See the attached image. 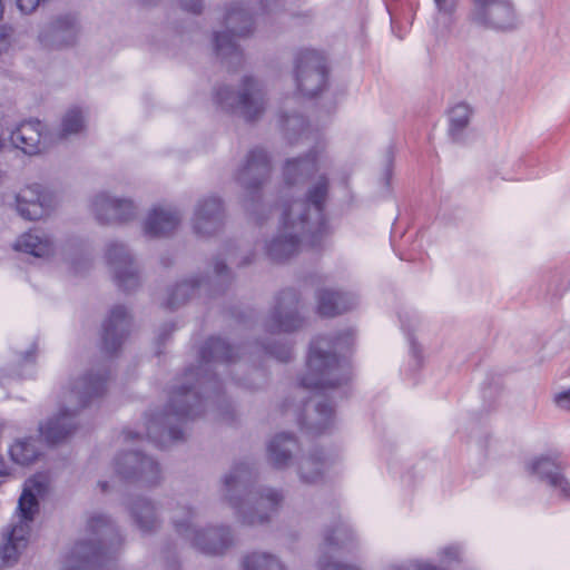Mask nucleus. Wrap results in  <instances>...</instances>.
<instances>
[{"instance_id":"47","label":"nucleus","mask_w":570,"mask_h":570,"mask_svg":"<svg viewBox=\"0 0 570 570\" xmlns=\"http://www.w3.org/2000/svg\"><path fill=\"white\" fill-rule=\"evenodd\" d=\"M9 474L8 466L2 458H0V478H4Z\"/></svg>"},{"instance_id":"30","label":"nucleus","mask_w":570,"mask_h":570,"mask_svg":"<svg viewBox=\"0 0 570 570\" xmlns=\"http://www.w3.org/2000/svg\"><path fill=\"white\" fill-rule=\"evenodd\" d=\"M317 308L323 316L333 317L352 309L357 301L351 293L322 289L318 293Z\"/></svg>"},{"instance_id":"26","label":"nucleus","mask_w":570,"mask_h":570,"mask_svg":"<svg viewBox=\"0 0 570 570\" xmlns=\"http://www.w3.org/2000/svg\"><path fill=\"white\" fill-rule=\"evenodd\" d=\"M321 149L315 147L304 157L288 159L284 166V181L288 187L304 184L318 169Z\"/></svg>"},{"instance_id":"45","label":"nucleus","mask_w":570,"mask_h":570,"mask_svg":"<svg viewBox=\"0 0 570 570\" xmlns=\"http://www.w3.org/2000/svg\"><path fill=\"white\" fill-rule=\"evenodd\" d=\"M40 3V0H17V4L22 12H32Z\"/></svg>"},{"instance_id":"12","label":"nucleus","mask_w":570,"mask_h":570,"mask_svg":"<svg viewBox=\"0 0 570 570\" xmlns=\"http://www.w3.org/2000/svg\"><path fill=\"white\" fill-rule=\"evenodd\" d=\"M469 19L476 26L495 30H510L518 24L512 0H471Z\"/></svg>"},{"instance_id":"25","label":"nucleus","mask_w":570,"mask_h":570,"mask_svg":"<svg viewBox=\"0 0 570 570\" xmlns=\"http://www.w3.org/2000/svg\"><path fill=\"white\" fill-rule=\"evenodd\" d=\"M49 206V197L45 195L39 185L28 186L16 196V207L19 215L28 220L42 218Z\"/></svg>"},{"instance_id":"41","label":"nucleus","mask_w":570,"mask_h":570,"mask_svg":"<svg viewBox=\"0 0 570 570\" xmlns=\"http://www.w3.org/2000/svg\"><path fill=\"white\" fill-rule=\"evenodd\" d=\"M13 29L8 26L0 27V53L7 52L12 43Z\"/></svg>"},{"instance_id":"20","label":"nucleus","mask_w":570,"mask_h":570,"mask_svg":"<svg viewBox=\"0 0 570 570\" xmlns=\"http://www.w3.org/2000/svg\"><path fill=\"white\" fill-rule=\"evenodd\" d=\"M563 464L556 456L542 455L528 464V470L547 482L558 494L570 500V481L563 475Z\"/></svg>"},{"instance_id":"50","label":"nucleus","mask_w":570,"mask_h":570,"mask_svg":"<svg viewBox=\"0 0 570 570\" xmlns=\"http://www.w3.org/2000/svg\"><path fill=\"white\" fill-rule=\"evenodd\" d=\"M2 12H3V4H2V0H0V19L2 18Z\"/></svg>"},{"instance_id":"9","label":"nucleus","mask_w":570,"mask_h":570,"mask_svg":"<svg viewBox=\"0 0 570 570\" xmlns=\"http://www.w3.org/2000/svg\"><path fill=\"white\" fill-rule=\"evenodd\" d=\"M224 23V31L214 32V49L228 67H237L243 61V53L236 38L249 37L254 32V20L242 4L232 3L226 10Z\"/></svg>"},{"instance_id":"13","label":"nucleus","mask_w":570,"mask_h":570,"mask_svg":"<svg viewBox=\"0 0 570 570\" xmlns=\"http://www.w3.org/2000/svg\"><path fill=\"white\" fill-rule=\"evenodd\" d=\"M90 210L101 225L127 224L138 215V207L132 199L117 197L107 191H101L91 199Z\"/></svg>"},{"instance_id":"43","label":"nucleus","mask_w":570,"mask_h":570,"mask_svg":"<svg viewBox=\"0 0 570 570\" xmlns=\"http://www.w3.org/2000/svg\"><path fill=\"white\" fill-rule=\"evenodd\" d=\"M226 255L233 264L240 266V267L249 265L253 261V255L246 254V255L238 257L234 250H228L226 253Z\"/></svg>"},{"instance_id":"37","label":"nucleus","mask_w":570,"mask_h":570,"mask_svg":"<svg viewBox=\"0 0 570 570\" xmlns=\"http://www.w3.org/2000/svg\"><path fill=\"white\" fill-rule=\"evenodd\" d=\"M11 460L20 465L32 463L39 455L36 441L31 438L17 440L9 449Z\"/></svg>"},{"instance_id":"16","label":"nucleus","mask_w":570,"mask_h":570,"mask_svg":"<svg viewBox=\"0 0 570 570\" xmlns=\"http://www.w3.org/2000/svg\"><path fill=\"white\" fill-rule=\"evenodd\" d=\"M115 469L122 478L138 480L148 485H155L160 480L158 463L154 459L135 451L117 456Z\"/></svg>"},{"instance_id":"33","label":"nucleus","mask_w":570,"mask_h":570,"mask_svg":"<svg viewBox=\"0 0 570 570\" xmlns=\"http://www.w3.org/2000/svg\"><path fill=\"white\" fill-rule=\"evenodd\" d=\"M282 127L289 144L301 141L309 146L316 140V135L308 130L305 119L298 114L282 116Z\"/></svg>"},{"instance_id":"14","label":"nucleus","mask_w":570,"mask_h":570,"mask_svg":"<svg viewBox=\"0 0 570 570\" xmlns=\"http://www.w3.org/2000/svg\"><path fill=\"white\" fill-rule=\"evenodd\" d=\"M295 81L304 96L313 97L321 92L326 83L324 58L312 50L298 53L295 60Z\"/></svg>"},{"instance_id":"5","label":"nucleus","mask_w":570,"mask_h":570,"mask_svg":"<svg viewBox=\"0 0 570 570\" xmlns=\"http://www.w3.org/2000/svg\"><path fill=\"white\" fill-rule=\"evenodd\" d=\"M352 343L350 331L335 337H316L311 343L306 371L301 377L302 386L324 391L346 383L348 365L338 355L350 350Z\"/></svg>"},{"instance_id":"31","label":"nucleus","mask_w":570,"mask_h":570,"mask_svg":"<svg viewBox=\"0 0 570 570\" xmlns=\"http://www.w3.org/2000/svg\"><path fill=\"white\" fill-rule=\"evenodd\" d=\"M130 514L135 527L144 534L153 533L160 528L161 520L156 505L145 498H139L132 502Z\"/></svg>"},{"instance_id":"18","label":"nucleus","mask_w":570,"mask_h":570,"mask_svg":"<svg viewBox=\"0 0 570 570\" xmlns=\"http://www.w3.org/2000/svg\"><path fill=\"white\" fill-rule=\"evenodd\" d=\"M224 224V207L220 198L208 196L198 199L194 209L193 230L199 237L217 234Z\"/></svg>"},{"instance_id":"21","label":"nucleus","mask_w":570,"mask_h":570,"mask_svg":"<svg viewBox=\"0 0 570 570\" xmlns=\"http://www.w3.org/2000/svg\"><path fill=\"white\" fill-rule=\"evenodd\" d=\"M131 317L124 306H115L104 323L102 348L116 353L129 334Z\"/></svg>"},{"instance_id":"29","label":"nucleus","mask_w":570,"mask_h":570,"mask_svg":"<svg viewBox=\"0 0 570 570\" xmlns=\"http://www.w3.org/2000/svg\"><path fill=\"white\" fill-rule=\"evenodd\" d=\"M298 444L294 435L288 433L276 434L267 444L268 462L276 469L287 468Z\"/></svg>"},{"instance_id":"44","label":"nucleus","mask_w":570,"mask_h":570,"mask_svg":"<svg viewBox=\"0 0 570 570\" xmlns=\"http://www.w3.org/2000/svg\"><path fill=\"white\" fill-rule=\"evenodd\" d=\"M554 403L562 410H570V389L554 395Z\"/></svg>"},{"instance_id":"49","label":"nucleus","mask_w":570,"mask_h":570,"mask_svg":"<svg viewBox=\"0 0 570 570\" xmlns=\"http://www.w3.org/2000/svg\"><path fill=\"white\" fill-rule=\"evenodd\" d=\"M32 352L28 351L24 355V361H29L31 358Z\"/></svg>"},{"instance_id":"22","label":"nucleus","mask_w":570,"mask_h":570,"mask_svg":"<svg viewBox=\"0 0 570 570\" xmlns=\"http://www.w3.org/2000/svg\"><path fill=\"white\" fill-rule=\"evenodd\" d=\"M43 125L39 120H28L19 124L11 132V145L23 154L35 156L45 149L42 142Z\"/></svg>"},{"instance_id":"6","label":"nucleus","mask_w":570,"mask_h":570,"mask_svg":"<svg viewBox=\"0 0 570 570\" xmlns=\"http://www.w3.org/2000/svg\"><path fill=\"white\" fill-rule=\"evenodd\" d=\"M115 529L111 521L101 513L87 517L82 537L66 558L62 570H110Z\"/></svg>"},{"instance_id":"53","label":"nucleus","mask_w":570,"mask_h":570,"mask_svg":"<svg viewBox=\"0 0 570 570\" xmlns=\"http://www.w3.org/2000/svg\"><path fill=\"white\" fill-rule=\"evenodd\" d=\"M265 7H266V8H271V0H266V1H265Z\"/></svg>"},{"instance_id":"55","label":"nucleus","mask_w":570,"mask_h":570,"mask_svg":"<svg viewBox=\"0 0 570 570\" xmlns=\"http://www.w3.org/2000/svg\"><path fill=\"white\" fill-rule=\"evenodd\" d=\"M428 570H436L434 567H429Z\"/></svg>"},{"instance_id":"36","label":"nucleus","mask_w":570,"mask_h":570,"mask_svg":"<svg viewBox=\"0 0 570 570\" xmlns=\"http://www.w3.org/2000/svg\"><path fill=\"white\" fill-rule=\"evenodd\" d=\"M472 114V108L465 102H459L450 109L449 134L454 140L459 139L463 130L469 126Z\"/></svg>"},{"instance_id":"19","label":"nucleus","mask_w":570,"mask_h":570,"mask_svg":"<svg viewBox=\"0 0 570 570\" xmlns=\"http://www.w3.org/2000/svg\"><path fill=\"white\" fill-rule=\"evenodd\" d=\"M303 318L298 311V296L295 291H283L268 321V327L275 332H293L299 328Z\"/></svg>"},{"instance_id":"38","label":"nucleus","mask_w":570,"mask_h":570,"mask_svg":"<svg viewBox=\"0 0 570 570\" xmlns=\"http://www.w3.org/2000/svg\"><path fill=\"white\" fill-rule=\"evenodd\" d=\"M244 570H285L281 560L267 552H253L244 558Z\"/></svg>"},{"instance_id":"28","label":"nucleus","mask_w":570,"mask_h":570,"mask_svg":"<svg viewBox=\"0 0 570 570\" xmlns=\"http://www.w3.org/2000/svg\"><path fill=\"white\" fill-rule=\"evenodd\" d=\"M14 249L35 257L48 258L55 254L56 243L47 232L31 229L17 238Z\"/></svg>"},{"instance_id":"15","label":"nucleus","mask_w":570,"mask_h":570,"mask_svg":"<svg viewBox=\"0 0 570 570\" xmlns=\"http://www.w3.org/2000/svg\"><path fill=\"white\" fill-rule=\"evenodd\" d=\"M354 540L351 529L344 523H336L326 528L321 544V557L318 559L320 570H360L358 568L341 563L333 559L332 552L348 549Z\"/></svg>"},{"instance_id":"2","label":"nucleus","mask_w":570,"mask_h":570,"mask_svg":"<svg viewBox=\"0 0 570 570\" xmlns=\"http://www.w3.org/2000/svg\"><path fill=\"white\" fill-rule=\"evenodd\" d=\"M328 180L318 176L308 187L306 198L283 200L279 206L278 232L265 243V254L276 263L297 255L305 246H318L328 234L324 203Z\"/></svg>"},{"instance_id":"48","label":"nucleus","mask_w":570,"mask_h":570,"mask_svg":"<svg viewBox=\"0 0 570 570\" xmlns=\"http://www.w3.org/2000/svg\"><path fill=\"white\" fill-rule=\"evenodd\" d=\"M138 434H134L132 432H124V439L125 441H130L135 438H138Z\"/></svg>"},{"instance_id":"23","label":"nucleus","mask_w":570,"mask_h":570,"mask_svg":"<svg viewBox=\"0 0 570 570\" xmlns=\"http://www.w3.org/2000/svg\"><path fill=\"white\" fill-rule=\"evenodd\" d=\"M335 421L334 410L326 401L313 399L305 406L302 428L312 435L330 430Z\"/></svg>"},{"instance_id":"51","label":"nucleus","mask_w":570,"mask_h":570,"mask_svg":"<svg viewBox=\"0 0 570 570\" xmlns=\"http://www.w3.org/2000/svg\"><path fill=\"white\" fill-rule=\"evenodd\" d=\"M390 570H404V569L400 566H393V567H391Z\"/></svg>"},{"instance_id":"7","label":"nucleus","mask_w":570,"mask_h":570,"mask_svg":"<svg viewBox=\"0 0 570 570\" xmlns=\"http://www.w3.org/2000/svg\"><path fill=\"white\" fill-rule=\"evenodd\" d=\"M196 511L188 504L175 503L170 508V520L177 534L197 551L207 556H222L233 544L228 527L197 528L194 523Z\"/></svg>"},{"instance_id":"40","label":"nucleus","mask_w":570,"mask_h":570,"mask_svg":"<svg viewBox=\"0 0 570 570\" xmlns=\"http://www.w3.org/2000/svg\"><path fill=\"white\" fill-rule=\"evenodd\" d=\"M214 281L217 284H223L229 279V269L227 268L224 261L216 258L214 262Z\"/></svg>"},{"instance_id":"10","label":"nucleus","mask_w":570,"mask_h":570,"mask_svg":"<svg viewBox=\"0 0 570 570\" xmlns=\"http://www.w3.org/2000/svg\"><path fill=\"white\" fill-rule=\"evenodd\" d=\"M216 102L223 110L238 115L246 121L259 119L267 104L264 86L254 77H244L237 92L227 86L218 88Z\"/></svg>"},{"instance_id":"27","label":"nucleus","mask_w":570,"mask_h":570,"mask_svg":"<svg viewBox=\"0 0 570 570\" xmlns=\"http://www.w3.org/2000/svg\"><path fill=\"white\" fill-rule=\"evenodd\" d=\"M77 35L75 20L63 17L48 23L39 35L40 42L48 48H61L72 45Z\"/></svg>"},{"instance_id":"32","label":"nucleus","mask_w":570,"mask_h":570,"mask_svg":"<svg viewBox=\"0 0 570 570\" xmlns=\"http://www.w3.org/2000/svg\"><path fill=\"white\" fill-rule=\"evenodd\" d=\"M327 468V459L318 451L303 455L297 465V474L305 484H318L323 481Z\"/></svg>"},{"instance_id":"42","label":"nucleus","mask_w":570,"mask_h":570,"mask_svg":"<svg viewBox=\"0 0 570 570\" xmlns=\"http://www.w3.org/2000/svg\"><path fill=\"white\" fill-rule=\"evenodd\" d=\"M267 352L281 362H288L292 357V348L287 345L267 347Z\"/></svg>"},{"instance_id":"56","label":"nucleus","mask_w":570,"mask_h":570,"mask_svg":"<svg viewBox=\"0 0 570 570\" xmlns=\"http://www.w3.org/2000/svg\"><path fill=\"white\" fill-rule=\"evenodd\" d=\"M281 2H283V0H281Z\"/></svg>"},{"instance_id":"1","label":"nucleus","mask_w":570,"mask_h":570,"mask_svg":"<svg viewBox=\"0 0 570 570\" xmlns=\"http://www.w3.org/2000/svg\"><path fill=\"white\" fill-rule=\"evenodd\" d=\"M235 358L234 347L219 337L209 338L200 352V366L185 373V382L175 386L165 411L148 420V438L159 446H167L171 442L183 440V424L203 413L204 405L199 390L208 394L215 387L212 368L217 363L233 362Z\"/></svg>"},{"instance_id":"46","label":"nucleus","mask_w":570,"mask_h":570,"mask_svg":"<svg viewBox=\"0 0 570 570\" xmlns=\"http://www.w3.org/2000/svg\"><path fill=\"white\" fill-rule=\"evenodd\" d=\"M181 7L193 13H199L203 6L200 0H181Z\"/></svg>"},{"instance_id":"17","label":"nucleus","mask_w":570,"mask_h":570,"mask_svg":"<svg viewBox=\"0 0 570 570\" xmlns=\"http://www.w3.org/2000/svg\"><path fill=\"white\" fill-rule=\"evenodd\" d=\"M106 255L117 285L124 291L136 288L139 285L138 268L125 245L117 242L109 243Z\"/></svg>"},{"instance_id":"4","label":"nucleus","mask_w":570,"mask_h":570,"mask_svg":"<svg viewBox=\"0 0 570 570\" xmlns=\"http://www.w3.org/2000/svg\"><path fill=\"white\" fill-rule=\"evenodd\" d=\"M107 376L102 373L83 374L72 379L63 387L60 396V409L57 414L39 425L41 435L49 443H58L69 438L77 429L76 420L80 410L102 395L106 391Z\"/></svg>"},{"instance_id":"54","label":"nucleus","mask_w":570,"mask_h":570,"mask_svg":"<svg viewBox=\"0 0 570 570\" xmlns=\"http://www.w3.org/2000/svg\"><path fill=\"white\" fill-rule=\"evenodd\" d=\"M100 485H101V488H102V491H105V490H106V488H107V483H106V482H102V483H100Z\"/></svg>"},{"instance_id":"11","label":"nucleus","mask_w":570,"mask_h":570,"mask_svg":"<svg viewBox=\"0 0 570 570\" xmlns=\"http://www.w3.org/2000/svg\"><path fill=\"white\" fill-rule=\"evenodd\" d=\"M271 173L269 159L265 150L254 149L248 153L244 164L235 174V180L244 189V208L257 222H261L259 213L265 206L258 203V191L267 181Z\"/></svg>"},{"instance_id":"8","label":"nucleus","mask_w":570,"mask_h":570,"mask_svg":"<svg viewBox=\"0 0 570 570\" xmlns=\"http://www.w3.org/2000/svg\"><path fill=\"white\" fill-rule=\"evenodd\" d=\"M46 489L42 478H31L26 481L23 491L18 502V521L14 522L6 534V542L0 549V558L3 566L17 562L21 551L28 544L31 522L38 512V495Z\"/></svg>"},{"instance_id":"39","label":"nucleus","mask_w":570,"mask_h":570,"mask_svg":"<svg viewBox=\"0 0 570 570\" xmlns=\"http://www.w3.org/2000/svg\"><path fill=\"white\" fill-rule=\"evenodd\" d=\"M85 128V118L81 110L72 108L68 110L61 120V136L68 137L80 132Z\"/></svg>"},{"instance_id":"24","label":"nucleus","mask_w":570,"mask_h":570,"mask_svg":"<svg viewBox=\"0 0 570 570\" xmlns=\"http://www.w3.org/2000/svg\"><path fill=\"white\" fill-rule=\"evenodd\" d=\"M181 222V214L170 206H158L150 210L145 223L144 232L149 237L166 236L174 232Z\"/></svg>"},{"instance_id":"52","label":"nucleus","mask_w":570,"mask_h":570,"mask_svg":"<svg viewBox=\"0 0 570 570\" xmlns=\"http://www.w3.org/2000/svg\"><path fill=\"white\" fill-rule=\"evenodd\" d=\"M4 147V140L0 138V150Z\"/></svg>"},{"instance_id":"3","label":"nucleus","mask_w":570,"mask_h":570,"mask_svg":"<svg viewBox=\"0 0 570 570\" xmlns=\"http://www.w3.org/2000/svg\"><path fill=\"white\" fill-rule=\"evenodd\" d=\"M254 476L253 466L242 462L223 478L222 495L235 510L237 519L246 525L268 522L284 499L283 493L273 488L252 489Z\"/></svg>"},{"instance_id":"35","label":"nucleus","mask_w":570,"mask_h":570,"mask_svg":"<svg viewBox=\"0 0 570 570\" xmlns=\"http://www.w3.org/2000/svg\"><path fill=\"white\" fill-rule=\"evenodd\" d=\"M436 8L435 29L439 35L451 31L459 0H433Z\"/></svg>"},{"instance_id":"34","label":"nucleus","mask_w":570,"mask_h":570,"mask_svg":"<svg viewBox=\"0 0 570 570\" xmlns=\"http://www.w3.org/2000/svg\"><path fill=\"white\" fill-rule=\"evenodd\" d=\"M213 282L214 281L212 279H207L205 282L198 277H193L178 283L169 294L167 306L169 308H177L178 306L185 304L188 298L196 293V291L203 287L207 288L212 285Z\"/></svg>"}]
</instances>
